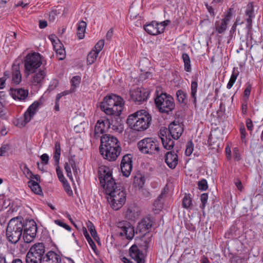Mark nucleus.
Instances as JSON below:
<instances>
[{
    "label": "nucleus",
    "instance_id": "12",
    "mask_svg": "<svg viewBox=\"0 0 263 263\" xmlns=\"http://www.w3.org/2000/svg\"><path fill=\"white\" fill-rule=\"evenodd\" d=\"M117 227L121 230V236H125L128 240H131L134 237L136 232L129 222L124 220L119 222L117 223Z\"/></svg>",
    "mask_w": 263,
    "mask_h": 263
},
{
    "label": "nucleus",
    "instance_id": "36",
    "mask_svg": "<svg viewBox=\"0 0 263 263\" xmlns=\"http://www.w3.org/2000/svg\"><path fill=\"white\" fill-rule=\"evenodd\" d=\"M228 23H226L224 21H222L219 25L217 22L216 23V30L218 32V33H223L227 27Z\"/></svg>",
    "mask_w": 263,
    "mask_h": 263
},
{
    "label": "nucleus",
    "instance_id": "4",
    "mask_svg": "<svg viewBox=\"0 0 263 263\" xmlns=\"http://www.w3.org/2000/svg\"><path fill=\"white\" fill-rule=\"evenodd\" d=\"M98 174L100 184L106 194L121 187L117 186L112 177V170L109 167L106 166H101L99 167Z\"/></svg>",
    "mask_w": 263,
    "mask_h": 263
},
{
    "label": "nucleus",
    "instance_id": "59",
    "mask_svg": "<svg viewBox=\"0 0 263 263\" xmlns=\"http://www.w3.org/2000/svg\"><path fill=\"white\" fill-rule=\"evenodd\" d=\"M246 125L248 129L252 132L253 128V125L252 120L250 119H248L246 120Z\"/></svg>",
    "mask_w": 263,
    "mask_h": 263
},
{
    "label": "nucleus",
    "instance_id": "1",
    "mask_svg": "<svg viewBox=\"0 0 263 263\" xmlns=\"http://www.w3.org/2000/svg\"><path fill=\"white\" fill-rule=\"evenodd\" d=\"M151 121V115L145 110L142 109L129 115L126 122L133 130L142 132L149 127Z\"/></svg>",
    "mask_w": 263,
    "mask_h": 263
},
{
    "label": "nucleus",
    "instance_id": "28",
    "mask_svg": "<svg viewBox=\"0 0 263 263\" xmlns=\"http://www.w3.org/2000/svg\"><path fill=\"white\" fill-rule=\"evenodd\" d=\"M28 185L35 194L37 195H41L42 194L41 187L39 182H36L35 180H29L28 182Z\"/></svg>",
    "mask_w": 263,
    "mask_h": 263
},
{
    "label": "nucleus",
    "instance_id": "20",
    "mask_svg": "<svg viewBox=\"0 0 263 263\" xmlns=\"http://www.w3.org/2000/svg\"><path fill=\"white\" fill-rule=\"evenodd\" d=\"M130 155H126L122 158L121 163V170L125 177H128L132 170V158Z\"/></svg>",
    "mask_w": 263,
    "mask_h": 263
},
{
    "label": "nucleus",
    "instance_id": "57",
    "mask_svg": "<svg viewBox=\"0 0 263 263\" xmlns=\"http://www.w3.org/2000/svg\"><path fill=\"white\" fill-rule=\"evenodd\" d=\"M168 129H167L166 127H161L160 130V137L166 138L167 136V133H168Z\"/></svg>",
    "mask_w": 263,
    "mask_h": 263
},
{
    "label": "nucleus",
    "instance_id": "15",
    "mask_svg": "<svg viewBox=\"0 0 263 263\" xmlns=\"http://www.w3.org/2000/svg\"><path fill=\"white\" fill-rule=\"evenodd\" d=\"M120 145L117 138L110 135H104L101 137V145L99 149L110 148L111 147Z\"/></svg>",
    "mask_w": 263,
    "mask_h": 263
},
{
    "label": "nucleus",
    "instance_id": "52",
    "mask_svg": "<svg viewBox=\"0 0 263 263\" xmlns=\"http://www.w3.org/2000/svg\"><path fill=\"white\" fill-rule=\"evenodd\" d=\"M54 222L57 224L64 228L65 229H66L68 231H70L71 229L69 226L67 225V224H66L65 223L63 222V221H62L60 220H54Z\"/></svg>",
    "mask_w": 263,
    "mask_h": 263
},
{
    "label": "nucleus",
    "instance_id": "17",
    "mask_svg": "<svg viewBox=\"0 0 263 263\" xmlns=\"http://www.w3.org/2000/svg\"><path fill=\"white\" fill-rule=\"evenodd\" d=\"M153 223V220L150 217H145L143 218L140 222L136 228V233L139 232L141 233L142 237L148 233L152 227Z\"/></svg>",
    "mask_w": 263,
    "mask_h": 263
},
{
    "label": "nucleus",
    "instance_id": "49",
    "mask_svg": "<svg viewBox=\"0 0 263 263\" xmlns=\"http://www.w3.org/2000/svg\"><path fill=\"white\" fill-rule=\"evenodd\" d=\"M71 166L68 165L67 164L65 163L64 168L66 172V175H67V177H68L69 178V179L72 181L73 178H72V173H71Z\"/></svg>",
    "mask_w": 263,
    "mask_h": 263
},
{
    "label": "nucleus",
    "instance_id": "43",
    "mask_svg": "<svg viewBox=\"0 0 263 263\" xmlns=\"http://www.w3.org/2000/svg\"><path fill=\"white\" fill-rule=\"evenodd\" d=\"M194 149V144L192 141H190L187 143L186 148L185 150V154L186 156H190L193 153Z\"/></svg>",
    "mask_w": 263,
    "mask_h": 263
},
{
    "label": "nucleus",
    "instance_id": "44",
    "mask_svg": "<svg viewBox=\"0 0 263 263\" xmlns=\"http://www.w3.org/2000/svg\"><path fill=\"white\" fill-rule=\"evenodd\" d=\"M145 178L144 176H140V177H136L135 178V183L137 184L139 187H142L144 184Z\"/></svg>",
    "mask_w": 263,
    "mask_h": 263
},
{
    "label": "nucleus",
    "instance_id": "27",
    "mask_svg": "<svg viewBox=\"0 0 263 263\" xmlns=\"http://www.w3.org/2000/svg\"><path fill=\"white\" fill-rule=\"evenodd\" d=\"M12 71V82L15 84H18L22 80L19 65H13Z\"/></svg>",
    "mask_w": 263,
    "mask_h": 263
},
{
    "label": "nucleus",
    "instance_id": "31",
    "mask_svg": "<svg viewBox=\"0 0 263 263\" xmlns=\"http://www.w3.org/2000/svg\"><path fill=\"white\" fill-rule=\"evenodd\" d=\"M176 97L177 101L179 103L184 104V105L186 104L187 95L182 90L180 89L176 92Z\"/></svg>",
    "mask_w": 263,
    "mask_h": 263
},
{
    "label": "nucleus",
    "instance_id": "39",
    "mask_svg": "<svg viewBox=\"0 0 263 263\" xmlns=\"http://www.w3.org/2000/svg\"><path fill=\"white\" fill-rule=\"evenodd\" d=\"M81 82V78L79 76H74L71 80V91H74L75 88L80 84Z\"/></svg>",
    "mask_w": 263,
    "mask_h": 263
},
{
    "label": "nucleus",
    "instance_id": "48",
    "mask_svg": "<svg viewBox=\"0 0 263 263\" xmlns=\"http://www.w3.org/2000/svg\"><path fill=\"white\" fill-rule=\"evenodd\" d=\"M104 45V41L103 40H100L95 45V48L96 52L99 53L103 49Z\"/></svg>",
    "mask_w": 263,
    "mask_h": 263
},
{
    "label": "nucleus",
    "instance_id": "54",
    "mask_svg": "<svg viewBox=\"0 0 263 263\" xmlns=\"http://www.w3.org/2000/svg\"><path fill=\"white\" fill-rule=\"evenodd\" d=\"M240 132L241 134V139L242 141L246 139V132L245 127L243 124H242L240 127Z\"/></svg>",
    "mask_w": 263,
    "mask_h": 263
},
{
    "label": "nucleus",
    "instance_id": "37",
    "mask_svg": "<svg viewBox=\"0 0 263 263\" xmlns=\"http://www.w3.org/2000/svg\"><path fill=\"white\" fill-rule=\"evenodd\" d=\"M83 234L85 238H86L87 241L88 242L89 244L90 245L92 249L93 250H95V249L96 248V246L93 241L92 240V239H91V238L90 237V236H89V234L88 233L87 229L85 227L83 228Z\"/></svg>",
    "mask_w": 263,
    "mask_h": 263
},
{
    "label": "nucleus",
    "instance_id": "5",
    "mask_svg": "<svg viewBox=\"0 0 263 263\" xmlns=\"http://www.w3.org/2000/svg\"><path fill=\"white\" fill-rule=\"evenodd\" d=\"M161 90L160 88H157L155 103L161 112L168 114L175 107L174 100L171 96L163 93Z\"/></svg>",
    "mask_w": 263,
    "mask_h": 263
},
{
    "label": "nucleus",
    "instance_id": "62",
    "mask_svg": "<svg viewBox=\"0 0 263 263\" xmlns=\"http://www.w3.org/2000/svg\"><path fill=\"white\" fill-rule=\"evenodd\" d=\"M41 159L43 163L47 164L49 161V157L47 154H44L41 156Z\"/></svg>",
    "mask_w": 263,
    "mask_h": 263
},
{
    "label": "nucleus",
    "instance_id": "58",
    "mask_svg": "<svg viewBox=\"0 0 263 263\" xmlns=\"http://www.w3.org/2000/svg\"><path fill=\"white\" fill-rule=\"evenodd\" d=\"M213 138L210 137L208 140V142H209V145L213 147H212L213 149H217L219 147V143L217 142H213Z\"/></svg>",
    "mask_w": 263,
    "mask_h": 263
},
{
    "label": "nucleus",
    "instance_id": "8",
    "mask_svg": "<svg viewBox=\"0 0 263 263\" xmlns=\"http://www.w3.org/2000/svg\"><path fill=\"white\" fill-rule=\"evenodd\" d=\"M42 64L40 54L34 52L27 55L25 60L26 73H33Z\"/></svg>",
    "mask_w": 263,
    "mask_h": 263
},
{
    "label": "nucleus",
    "instance_id": "24",
    "mask_svg": "<svg viewBox=\"0 0 263 263\" xmlns=\"http://www.w3.org/2000/svg\"><path fill=\"white\" fill-rule=\"evenodd\" d=\"M144 28L145 31L151 35H156L162 33L160 30L158 23L156 21H153L145 25Z\"/></svg>",
    "mask_w": 263,
    "mask_h": 263
},
{
    "label": "nucleus",
    "instance_id": "50",
    "mask_svg": "<svg viewBox=\"0 0 263 263\" xmlns=\"http://www.w3.org/2000/svg\"><path fill=\"white\" fill-rule=\"evenodd\" d=\"M233 9L232 8H230L227 14L225 15L224 17L222 20V21H224V22L227 23H228L229 21L231 19L232 15V11Z\"/></svg>",
    "mask_w": 263,
    "mask_h": 263
},
{
    "label": "nucleus",
    "instance_id": "29",
    "mask_svg": "<svg viewBox=\"0 0 263 263\" xmlns=\"http://www.w3.org/2000/svg\"><path fill=\"white\" fill-rule=\"evenodd\" d=\"M161 141L163 147L167 149L171 150L174 146V141L171 139L170 137H166V138L161 137Z\"/></svg>",
    "mask_w": 263,
    "mask_h": 263
},
{
    "label": "nucleus",
    "instance_id": "16",
    "mask_svg": "<svg viewBox=\"0 0 263 263\" xmlns=\"http://www.w3.org/2000/svg\"><path fill=\"white\" fill-rule=\"evenodd\" d=\"M109 128L110 122L108 121L107 118L98 120L95 128V138L96 139L99 138L100 134H103L107 132Z\"/></svg>",
    "mask_w": 263,
    "mask_h": 263
},
{
    "label": "nucleus",
    "instance_id": "14",
    "mask_svg": "<svg viewBox=\"0 0 263 263\" xmlns=\"http://www.w3.org/2000/svg\"><path fill=\"white\" fill-rule=\"evenodd\" d=\"M100 152L103 158L109 161H115L119 156L121 148L120 145L111 147L110 148L99 149Z\"/></svg>",
    "mask_w": 263,
    "mask_h": 263
},
{
    "label": "nucleus",
    "instance_id": "45",
    "mask_svg": "<svg viewBox=\"0 0 263 263\" xmlns=\"http://www.w3.org/2000/svg\"><path fill=\"white\" fill-rule=\"evenodd\" d=\"M198 188L202 191H205L208 189V183L205 179H203L198 182Z\"/></svg>",
    "mask_w": 263,
    "mask_h": 263
},
{
    "label": "nucleus",
    "instance_id": "30",
    "mask_svg": "<svg viewBox=\"0 0 263 263\" xmlns=\"http://www.w3.org/2000/svg\"><path fill=\"white\" fill-rule=\"evenodd\" d=\"M86 26L85 22L82 21L80 22L77 28V35L79 39L84 38Z\"/></svg>",
    "mask_w": 263,
    "mask_h": 263
},
{
    "label": "nucleus",
    "instance_id": "63",
    "mask_svg": "<svg viewBox=\"0 0 263 263\" xmlns=\"http://www.w3.org/2000/svg\"><path fill=\"white\" fill-rule=\"evenodd\" d=\"M251 90V87L250 85L248 86L244 91V97L248 98L250 96Z\"/></svg>",
    "mask_w": 263,
    "mask_h": 263
},
{
    "label": "nucleus",
    "instance_id": "51",
    "mask_svg": "<svg viewBox=\"0 0 263 263\" xmlns=\"http://www.w3.org/2000/svg\"><path fill=\"white\" fill-rule=\"evenodd\" d=\"M204 5L208 10V12L212 17L215 16L214 5H209L208 3L205 2Z\"/></svg>",
    "mask_w": 263,
    "mask_h": 263
},
{
    "label": "nucleus",
    "instance_id": "13",
    "mask_svg": "<svg viewBox=\"0 0 263 263\" xmlns=\"http://www.w3.org/2000/svg\"><path fill=\"white\" fill-rule=\"evenodd\" d=\"M120 114L115 113L112 115H109V117L107 118L110 122V128L119 133H122L124 130V124Z\"/></svg>",
    "mask_w": 263,
    "mask_h": 263
},
{
    "label": "nucleus",
    "instance_id": "25",
    "mask_svg": "<svg viewBox=\"0 0 263 263\" xmlns=\"http://www.w3.org/2000/svg\"><path fill=\"white\" fill-rule=\"evenodd\" d=\"M245 15L248 16V18L246 20L247 22V28L250 30L252 28V18L255 16L252 2H250L248 4L245 11Z\"/></svg>",
    "mask_w": 263,
    "mask_h": 263
},
{
    "label": "nucleus",
    "instance_id": "23",
    "mask_svg": "<svg viewBox=\"0 0 263 263\" xmlns=\"http://www.w3.org/2000/svg\"><path fill=\"white\" fill-rule=\"evenodd\" d=\"M43 263H61V258L59 255L53 251L48 252L43 256Z\"/></svg>",
    "mask_w": 263,
    "mask_h": 263
},
{
    "label": "nucleus",
    "instance_id": "2",
    "mask_svg": "<svg viewBox=\"0 0 263 263\" xmlns=\"http://www.w3.org/2000/svg\"><path fill=\"white\" fill-rule=\"evenodd\" d=\"M124 101L121 97L112 94L105 97L101 103L100 108L107 115L115 113L121 114Z\"/></svg>",
    "mask_w": 263,
    "mask_h": 263
},
{
    "label": "nucleus",
    "instance_id": "60",
    "mask_svg": "<svg viewBox=\"0 0 263 263\" xmlns=\"http://www.w3.org/2000/svg\"><path fill=\"white\" fill-rule=\"evenodd\" d=\"M74 156H71V157H69L68 162H66L65 163L71 166V167L74 166L75 165H76L75 161L74 160Z\"/></svg>",
    "mask_w": 263,
    "mask_h": 263
},
{
    "label": "nucleus",
    "instance_id": "33",
    "mask_svg": "<svg viewBox=\"0 0 263 263\" xmlns=\"http://www.w3.org/2000/svg\"><path fill=\"white\" fill-rule=\"evenodd\" d=\"M45 76L46 72L44 70H40L39 72L34 75L32 82L39 84L44 79Z\"/></svg>",
    "mask_w": 263,
    "mask_h": 263
},
{
    "label": "nucleus",
    "instance_id": "41",
    "mask_svg": "<svg viewBox=\"0 0 263 263\" xmlns=\"http://www.w3.org/2000/svg\"><path fill=\"white\" fill-rule=\"evenodd\" d=\"M87 228L90 231V233L92 236V237L95 239H97V238H98L97 233L95 229V227L93 224L91 222H89V223L87 224Z\"/></svg>",
    "mask_w": 263,
    "mask_h": 263
},
{
    "label": "nucleus",
    "instance_id": "7",
    "mask_svg": "<svg viewBox=\"0 0 263 263\" xmlns=\"http://www.w3.org/2000/svg\"><path fill=\"white\" fill-rule=\"evenodd\" d=\"M107 195L109 196L107 197L108 201L112 208L115 210L120 209L125 202V193L121 187Z\"/></svg>",
    "mask_w": 263,
    "mask_h": 263
},
{
    "label": "nucleus",
    "instance_id": "46",
    "mask_svg": "<svg viewBox=\"0 0 263 263\" xmlns=\"http://www.w3.org/2000/svg\"><path fill=\"white\" fill-rule=\"evenodd\" d=\"M57 165V167L56 168V171H57V174L58 176V178H59L60 181H61L62 182H65V180H67L65 178V177L63 175V172L61 171V170L60 169L59 165Z\"/></svg>",
    "mask_w": 263,
    "mask_h": 263
},
{
    "label": "nucleus",
    "instance_id": "47",
    "mask_svg": "<svg viewBox=\"0 0 263 263\" xmlns=\"http://www.w3.org/2000/svg\"><path fill=\"white\" fill-rule=\"evenodd\" d=\"M208 199V195L206 193H203L201 194L200 199L201 201V205L200 208L202 209H204L206 203H207Z\"/></svg>",
    "mask_w": 263,
    "mask_h": 263
},
{
    "label": "nucleus",
    "instance_id": "19",
    "mask_svg": "<svg viewBox=\"0 0 263 263\" xmlns=\"http://www.w3.org/2000/svg\"><path fill=\"white\" fill-rule=\"evenodd\" d=\"M183 125L178 121H174L168 126V132L172 138L175 140L178 139L183 132Z\"/></svg>",
    "mask_w": 263,
    "mask_h": 263
},
{
    "label": "nucleus",
    "instance_id": "18",
    "mask_svg": "<svg viewBox=\"0 0 263 263\" xmlns=\"http://www.w3.org/2000/svg\"><path fill=\"white\" fill-rule=\"evenodd\" d=\"M40 105L41 103L39 101H35L29 106L24 115V119L21 123L22 126H25L26 124L30 122L34 115L36 114Z\"/></svg>",
    "mask_w": 263,
    "mask_h": 263
},
{
    "label": "nucleus",
    "instance_id": "11",
    "mask_svg": "<svg viewBox=\"0 0 263 263\" xmlns=\"http://www.w3.org/2000/svg\"><path fill=\"white\" fill-rule=\"evenodd\" d=\"M149 94V90L143 88H138L136 89L130 90L129 92L130 99L138 104L146 101Z\"/></svg>",
    "mask_w": 263,
    "mask_h": 263
},
{
    "label": "nucleus",
    "instance_id": "21",
    "mask_svg": "<svg viewBox=\"0 0 263 263\" xmlns=\"http://www.w3.org/2000/svg\"><path fill=\"white\" fill-rule=\"evenodd\" d=\"M178 150H176V152L172 151L167 152L165 155V161L168 166L172 169L175 168L178 164Z\"/></svg>",
    "mask_w": 263,
    "mask_h": 263
},
{
    "label": "nucleus",
    "instance_id": "53",
    "mask_svg": "<svg viewBox=\"0 0 263 263\" xmlns=\"http://www.w3.org/2000/svg\"><path fill=\"white\" fill-rule=\"evenodd\" d=\"M164 194V193L162 192L161 194L158 196L157 199L155 201L154 205L156 206L161 208L162 206V203L161 202V199L163 198V196Z\"/></svg>",
    "mask_w": 263,
    "mask_h": 263
},
{
    "label": "nucleus",
    "instance_id": "22",
    "mask_svg": "<svg viewBox=\"0 0 263 263\" xmlns=\"http://www.w3.org/2000/svg\"><path fill=\"white\" fill-rule=\"evenodd\" d=\"M129 253L131 257L135 260L137 263H144L143 254L136 245H134L130 247Z\"/></svg>",
    "mask_w": 263,
    "mask_h": 263
},
{
    "label": "nucleus",
    "instance_id": "38",
    "mask_svg": "<svg viewBox=\"0 0 263 263\" xmlns=\"http://www.w3.org/2000/svg\"><path fill=\"white\" fill-rule=\"evenodd\" d=\"M54 48L55 50L59 60H62L65 59L66 52L64 48H57V45H54Z\"/></svg>",
    "mask_w": 263,
    "mask_h": 263
},
{
    "label": "nucleus",
    "instance_id": "35",
    "mask_svg": "<svg viewBox=\"0 0 263 263\" xmlns=\"http://www.w3.org/2000/svg\"><path fill=\"white\" fill-rule=\"evenodd\" d=\"M99 53L95 51L91 50L87 55V62L89 65H91L96 61Z\"/></svg>",
    "mask_w": 263,
    "mask_h": 263
},
{
    "label": "nucleus",
    "instance_id": "64",
    "mask_svg": "<svg viewBox=\"0 0 263 263\" xmlns=\"http://www.w3.org/2000/svg\"><path fill=\"white\" fill-rule=\"evenodd\" d=\"M198 84L196 81H193L191 83V91L197 92Z\"/></svg>",
    "mask_w": 263,
    "mask_h": 263
},
{
    "label": "nucleus",
    "instance_id": "55",
    "mask_svg": "<svg viewBox=\"0 0 263 263\" xmlns=\"http://www.w3.org/2000/svg\"><path fill=\"white\" fill-rule=\"evenodd\" d=\"M22 170L24 172V174H25L27 177H28L30 175H32V172L29 170L26 164H24Z\"/></svg>",
    "mask_w": 263,
    "mask_h": 263
},
{
    "label": "nucleus",
    "instance_id": "3",
    "mask_svg": "<svg viewBox=\"0 0 263 263\" xmlns=\"http://www.w3.org/2000/svg\"><path fill=\"white\" fill-rule=\"evenodd\" d=\"M23 218L17 216L11 219L6 229L8 240L13 244L16 243L21 239L23 231Z\"/></svg>",
    "mask_w": 263,
    "mask_h": 263
},
{
    "label": "nucleus",
    "instance_id": "26",
    "mask_svg": "<svg viewBox=\"0 0 263 263\" xmlns=\"http://www.w3.org/2000/svg\"><path fill=\"white\" fill-rule=\"evenodd\" d=\"M10 94L15 99L24 100L28 96V91L22 88H10Z\"/></svg>",
    "mask_w": 263,
    "mask_h": 263
},
{
    "label": "nucleus",
    "instance_id": "40",
    "mask_svg": "<svg viewBox=\"0 0 263 263\" xmlns=\"http://www.w3.org/2000/svg\"><path fill=\"white\" fill-rule=\"evenodd\" d=\"M192 204V198L189 194H185L183 201L182 205L184 208L187 209L190 207Z\"/></svg>",
    "mask_w": 263,
    "mask_h": 263
},
{
    "label": "nucleus",
    "instance_id": "32",
    "mask_svg": "<svg viewBox=\"0 0 263 263\" xmlns=\"http://www.w3.org/2000/svg\"><path fill=\"white\" fill-rule=\"evenodd\" d=\"M61 152L60 143L57 141L55 143V152L53 156V159L56 162V165H59V164Z\"/></svg>",
    "mask_w": 263,
    "mask_h": 263
},
{
    "label": "nucleus",
    "instance_id": "6",
    "mask_svg": "<svg viewBox=\"0 0 263 263\" xmlns=\"http://www.w3.org/2000/svg\"><path fill=\"white\" fill-rule=\"evenodd\" d=\"M45 252L44 243H38L34 245L26 256V263H43V256Z\"/></svg>",
    "mask_w": 263,
    "mask_h": 263
},
{
    "label": "nucleus",
    "instance_id": "34",
    "mask_svg": "<svg viewBox=\"0 0 263 263\" xmlns=\"http://www.w3.org/2000/svg\"><path fill=\"white\" fill-rule=\"evenodd\" d=\"M182 58L183 59L184 64V69L187 71L190 72L191 71V61L189 55L187 53H183L182 55Z\"/></svg>",
    "mask_w": 263,
    "mask_h": 263
},
{
    "label": "nucleus",
    "instance_id": "56",
    "mask_svg": "<svg viewBox=\"0 0 263 263\" xmlns=\"http://www.w3.org/2000/svg\"><path fill=\"white\" fill-rule=\"evenodd\" d=\"M170 23V21L166 20L160 23H158L160 30H161V32H162V33L163 32L165 26H167Z\"/></svg>",
    "mask_w": 263,
    "mask_h": 263
},
{
    "label": "nucleus",
    "instance_id": "61",
    "mask_svg": "<svg viewBox=\"0 0 263 263\" xmlns=\"http://www.w3.org/2000/svg\"><path fill=\"white\" fill-rule=\"evenodd\" d=\"M27 178H29L30 180H35L36 181V182H40V181H41L40 176L37 174L34 175L32 173V175H30Z\"/></svg>",
    "mask_w": 263,
    "mask_h": 263
},
{
    "label": "nucleus",
    "instance_id": "10",
    "mask_svg": "<svg viewBox=\"0 0 263 263\" xmlns=\"http://www.w3.org/2000/svg\"><path fill=\"white\" fill-rule=\"evenodd\" d=\"M23 237L25 242L30 243L35 237L37 232V226L33 219L26 220L23 219Z\"/></svg>",
    "mask_w": 263,
    "mask_h": 263
},
{
    "label": "nucleus",
    "instance_id": "9",
    "mask_svg": "<svg viewBox=\"0 0 263 263\" xmlns=\"http://www.w3.org/2000/svg\"><path fill=\"white\" fill-rule=\"evenodd\" d=\"M139 150L143 154L155 155L159 151V147L157 141L153 138H145L138 143Z\"/></svg>",
    "mask_w": 263,
    "mask_h": 263
},
{
    "label": "nucleus",
    "instance_id": "42",
    "mask_svg": "<svg viewBox=\"0 0 263 263\" xmlns=\"http://www.w3.org/2000/svg\"><path fill=\"white\" fill-rule=\"evenodd\" d=\"M62 184L66 193L70 196H72L73 192L68 181L65 180V182H62Z\"/></svg>",
    "mask_w": 263,
    "mask_h": 263
}]
</instances>
